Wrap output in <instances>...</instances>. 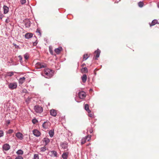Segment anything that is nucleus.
<instances>
[{"instance_id":"obj_26","label":"nucleus","mask_w":159,"mask_h":159,"mask_svg":"<svg viewBox=\"0 0 159 159\" xmlns=\"http://www.w3.org/2000/svg\"><path fill=\"white\" fill-rule=\"evenodd\" d=\"M84 109L86 110L89 113L91 112L90 110H89V106L88 104H86L85 105Z\"/></svg>"},{"instance_id":"obj_2","label":"nucleus","mask_w":159,"mask_h":159,"mask_svg":"<svg viewBox=\"0 0 159 159\" xmlns=\"http://www.w3.org/2000/svg\"><path fill=\"white\" fill-rule=\"evenodd\" d=\"M46 66L47 65L45 63L40 62H37L35 65V67L37 69L44 68H45Z\"/></svg>"},{"instance_id":"obj_20","label":"nucleus","mask_w":159,"mask_h":159,"mask_svg":"<svg viewBox=\"0 0 159 159\" xmlns=\"http://www.w3.org/2000/svg\"><path fill=\"white\" fill-rule=\"evenodd\" d=\"M68 154V152H65L63 153L62 155V157L63 159H67Z\"/></svg>"},{"instance_id":"obj_11","label":"nucleus","mask_w":159,"mask_h":159,"mask_svg":"<svg viewBox=\"0 0 159 159\" xmlns=\"http://www.w3.org/2000/svg\"><path fill=\"white\" fill-rule=\"evenodd\" d=\"M100 52L101 51L98 49H97L94 52V53L96 54V57L95 58V60H97L98 58L99 57Z\"/></svg>"},{"instance_id":"obj_17","label":"nucleus","mask_w":159,"mask_h":159,"mask_svg":"<svg viewBox=\"0 0 159 159\" xmlns=\"http://www.w3.org/2000/svg\"><path fill=\"white\" fill-rule=\"evenodd\" d=\"M50 152L51 154V156L52 157H57V152L55 151L52 150L50 151Z\"/></svg>"},{"instance_id":"obj_12","label":"nucleus","mask_w":159,"mask_h":159,"mask_svg":"<svg viewBox=\"0 0 159 159\" xmlns=\"http://www.w3.org/2000/svg\"><path fill=\"white\" fill-rule=\"evenodd\" d=\"M16 136L20 140H21L23 139V134L20 132H18L16 134Z\"/></svg>"},{"instance_id":"obj_50","label":"nucleus","mask_w":159,"mask_h":159,"mask_svg":"<svg viewBox=\"0 0 159 159\" xmlns=\"http://www.w3.org/2000/svg\"><path fill=\"white\" fill-rule=\"evenodd\" d=\"M35 43H36L35 42H34V44H35Z\"/></svg>"},{"instance_id":"obj_34","label":"nucleus","mask_w":159,"mask_h":159,"mask_svg":"<svg viewBox=\"0 0 159 159\" xmlns=\"http://www.w3.org/2000/svg\"><path fill=\"white\" fill-rule=\"evenodd\" d=\"M13 132V130L12 129H9L7 133V134H11Z\"/></svg>"},{"instance_id":"obj_18","label":"nucleus","mask_w":159,"mask_h":159,"mask_svg":"<svg viewBox=\"0 0 159 159\" xmlns=\"http://www.w3.org/2000/svg\"><path fill=\"white\" fill-rule=\"evenodd\" d=\"M25 80V78L23 77L20 78L19 80V82L20 84H22L24 83Z\"/></svg>"},{"instance_id":"obj_9","label":"nucleus","mask_w":159,"mask_h":159,"mask_svg":"<svg viewBox=\"0 0 159 159\" xmlns=\"http://www.w3.org/2000/svg\"><path fill=\"white\" fill-rule=\"evenodd\" d=\"M10 148V146L7 143L4 144L2 146V148L4 150L7 151Z\"/></svg>"},{"instance_id":"obj_40","label":"nucleus","mask_w":159,"mask_h":159,"mask_svg":"<svg viewBox=\"0 0 159 159\" xmlns=\"http://www.w3.org/2000/svg\"><path fill=\"white\" fill-rule=\"evenodd\" d=\"M3 17V15L1 12H0V19H2Z\"/></svg>"},{"instance_id":"obj_39","label":"nucleus","mask_w":159,"mask_h":159,"mask_svg":"<svg viewBox=\"0 0 159 159\" xmlns=\"http://www.w3.org/2000/svg\"><path fill=\"white\" fill-rule=\"evenodd\" d=\"M32 121L33 123L35 124L36 123L38 122V120L36 119H34L32 120Z\"/></svg>"},{"instance_id":"obj_28","label":"nucleus","mask_w":159,"mask_h":159,"mask_svg":"<svg viewBox=\"0 0 159 159\" xmlns=\"http://www.w3.org/2000/svg\"><path fill=\"white\" fill-rule=\"evenodd\" d=\"M45 146H44V147L40 148V150L41 152H44L48 149V148Z\"/></svg>"},{"instance_id":"obj_8","label":"nucleus","mask_w":159,"mask_h":159,"mask_svg":"<svg viewBox=\"0 0 159 159\" xmlns=\"http://www.w3.org/2000/svg\"><path fill=\"white\" fill-rule=\"evenodd\" d=\"M90 139V136L89 137V136H86L85 138H82L81 141V144L82 145L84 144L86 142V140L87 139L88 141H89Z\"/></svg>"},{"instance_id":"obj_47","label":"nucleus","mask_w":159,"mask_h":159,"mask_svg":"<svg viewBox=\"0 0 159 159\" xmlns=\"http://www.w3.org/2000/svg\"><path fill=\"white\" fill-rule=\"evenodd\" d=\"M89 132L90 133H92L93 132V130L92 129H91L89 131Z\"/></svg>"},{"instance_id":"obj_15","label":"nucleus","mask_w":159,"mask_h":159,"mask_svg":"<svg viewBox=\"0 0 159 159\" xmlns=\"http://www.w3.org/2000/svg\"><path fill=\"white\" fill-rule=\"evenodd\" d=\"M43 142L45 143L44 145L46 146L50 142V140L48 138H44V139H43Z\"/></svg>"},{"instance_id":"obj_45","label":"nucleus","mask_w":159,"mask_h":159,"mask_svg":"<svg viewBox=\"0 0 159 159\" xmlns=\"http://www.w3.org/2000/svg\"><path fill=\"white\" fill-rule=\"evenodd\" d=\"M7 123L8 125L10 123V120H7Z\"/></svg>"},{"instance_id":"obj_41","label":"nucleus","mask_w":159,"mask_h":159,"mask_svg":"<svg viewBox=\"0 0 159 159\" xmlns=\"http://www.w3.org/2000/svg\"><path fill=\"white\" fill-rule=\"evenodd\" d=\"M18 57L19 58V59L20 60V62H21V61L22 60V58L21 56L20 55H19L18 56Z\"/></svg>"},{"instance_id":"obj_23","label":"nucleus","mask_w":159,"mask_h":159,"mask_svg":"<svg viewBox=\"0 0 159 159\" xmlns=\"http://www.w3.org/2000/svg\"><path fill=\"white\" fill-rule=\"evenodd\" d=\"M48 133L50 137L52 138L54 135V129L50 130Z\"/></svg>"},{"instance_id":"obj_31","label":"nucleus","mask_w":159,"mask_h":159,"mask_svg":"<svg viewBox=\"0 0 159 159\" xmlns=\"http://www.w3.org/2000/svg\"><path fill=\"white\" fill-rule=\"evenodd\" d=\"M138 5L140 7H142L143 5V3L142 2H138Z\"/></svg>"},{"instance_id":"obj_51","label":"nucleus","mask_w":159,"mask_h":159,"mask_svg":"<svg viewBox=\"0 0 159 159\" xmlns=\"http://www.w3.org/2000/svg\"><path fill=\"white\" fill-rule=\"evenodd\" d=\"M50 52L51 53V54H52V52H51V51H50Z\"/></svg>"},{"instance_id":"obj_10","label":"nucleus","mask_w":159,"mask_h":159,"mask_svg":"<svg viewBox=\"0 0 159 159\" xmlns=\"http://www.w3.org/2000/svg\"><path fill=\"white\" fill-rule=\"evenodd\" d=\"M33 134L36 137H39L41 135L40 132L37 129H34L33 131Z\"/></svg>"},{"instance_id":"obj_4","label":"nucleus","mask_w":159,"mask_h":159,"mask_svg":"<svg viewBox=\"0 0 159 159\" xmlns=\"http://www.w3.org/2000/svg\"><path fill=\"white\" fill-rule=\"evenodd\" d=\"M8 87L11 90L16 89L17 87V83L16 82L11 83L8 84Z\"/></svg>"},{"instance_id":"obj_44","label":"nucleus","mask_w":159,"mask_h":159,"mask_svg":"<svg viewBox=\"0 0 159 159\" xmlns=\"http://www.w3.org/2000/svg\"><path fill=\"white\" fill-rule=\"evenodd\" d=\"M6 159H13L10 156H7L6 158Z\"/></svg>"},{"instance_id":"obj_46","label":"nucleus","mask_w":159,"mask_h":159,"mask_svg":"<svg viewBox=\"0 0 159 159\" xmlns=\"http://www.w3.org/2000/svg\"><path fill=\"white\" fill-rule=\"evenodd\" d=\"M89 116L90 117H92L93 116V115L92 114H89Z\"/></svg>"},{"instance_id":"obj_29","label":"nucleus","mask_w":159,"mask_h":159,"mask_svg":"<svg viewBox=\"0 0 159 159\" xmlns=\"http://www.w3.org/2000/svg\"><path fill=\"white\" fill-rule=\"evenodd\" d=\"M16 153L18 155H22L23 154V151L22 150L19 149L16 152Z\"/></svg>"},{"instance_id":"obj_38","label":"nucleus","mask_w":159,"mask_h":159,"mask_svg":"<svg viewBox=\"0 0 159 159\" xmlns=\"http://www.w3.org/2000/svg\"><path fill=\"white\" fill-rule=\"evenodd\" d=\"M20 2L22 4H23L26 2V0H20Z\"/></svg>"},{"instance_id":"obj_30","label":"nucleus","mask_w":159,"mask_h":159,"mask_svg":"<svg viewBox=\"0 0 159 159\" xmlns=\"http://www.w3.org/2000/svg\"><path fill=\"white\" fill-rule=\"evenodd\" d=\"M89 57L88 56L87 54H85L83 56V59L84 61L86 60Z\"/></svg>"},{"instance_id":"obj_22","label":"nucleus","mask_w":159,"mask_h":159,"mask_svg":"<svg viewBox=\"0 0 159 159\" xmlns=\"http://www.w3.org/2000/svg\"><path fill=\"white\" fill-rule=\"evenodd\" d=\"M158 23V21L157 20L154 19L153 20L151 24H150V26H152L155 25L156 24Z\"/></svg>"},{"instance_id":"obj_14","label":"nucleus","mask_w":159,"mask_h":159,"mask_svg":"<svg viewBox=\"0 0 159 159\" xmlns=\"http://www.w3.org/2000/svg\"><path fill=\"white\" fill-rule=\"evenodd\" d=\"M50 115L53 116H56L57 114L56 111L54 109H51L50 111Z\"/></svg>"},{"instance_id":"obj_27","label":"nucleus","mask_w":159,"mask_h":159,"mask_svg":"<svg viewBox=\"0 0 159 159\" xmlns=\"http://www.w3.org/2000/svg\"><path fill=\"white\" fill-rule=\"evenodd\" d=\"M14 73H15V72H13L11 71V72H7V73L6 75L7 76L11 77L13 75Z\"/></svg>"},{"instance_id":"obj_7","label":"nucleus","mask_w":159,"mask_h":159,"mask_svg":"<svg viewBox=\"0 0 159 159\" xmlns=\"http://www.w3.org/2000/svg\"><path fill=\"white\" fill-rule=\"evenodd\" d=\"M78 96L81 99H84L86 97V93L84 92L83 91L80 92L78 93Z\"/></svg>"},{"instance_id":"obj_5","label":"nucleus","mask_w":159,"mask_h":159,"mask_svg":"<svg viewBox=\"0 0 159 159\" xmlns=\"http://www.w3.org/2000/svg\"><path fill=\"white\" fill-rule=\"evenodd\" d=\"M60 146L61 148L64 150H66V151L68 150V143L67 142H61L60 143Z\"/></svg>"},{"instance_id":"obj_25","label":"nucleus","mask_w":159,"mask_h":159,"mask_svg":"<svg viewBox=\"0 0 159 159\" xmlns=\"http://www.w3.org/2000/svg\"><path fill=\"white\" fill-rule=\"evenodd\" d=\"M81 72L82 73H87L88 72V69L87 67H83L81 70Z\"/></svg>"},{"instance_id":"obj_35","label":"nucleus","mask_w":159,"mask_h":159,"mask_svg":"<svg viewBox=\"0 0 159 159\" xmlns=\"http://www.w3.org/2000/svg\"><path fill=\"white\" fill-rule=\"evenodd\" d=\"M4 135V132L2 130H0V137H2Z\"/></svg>"},{"instance_id":"obj_43","label":"nucleus","mask_w":159,"mask_h":159,"mask_svg":"<svg viewBox=\"0 0 159 159\" xmlns=\"http://www.w3.org/2000/svg\"><path fill=\"white\" fill-rule=\"evenodd\" d=\"M13 45L15 46L16 48H17L19 47V46L18 45H17L15 43H13Z\"/></svg>"},{"instance_id":"obj_6","label":"nucleus","mask_w":159,"mask_h":159,"mask_svg":"<svg viewBox=\"0 0 159 159\" xmlns=\"http://www.w3.org/2000/svg\"><path fill=\"white\" fill-rule=\"evenodd\" d=\"M50 125V123L48 120L44 121L42 124L43 128L45 129H48Z\"/></svg>"},{"instance_id":"obj_42","label":"nucleus","mask_w":159,"mask_h":159,"mask_svg":"<svg viewBox=\"0 0 159 159\" xmlns=\"http://www.w3.org/2000/svg\"><path fill=\"white\" fill-rule=\"evenodd\" d=\"M10 22V20L8 19V17L7 19H6L5 20V22L6 23H8Z\"/></svg>"},{"instance_id":"obj_32","label":"nucleus","mask_w":159,"mask_h":159,"mask_svg":"<svg viewBox=\"0 0 159 159\" xmlns=\"http://www.w3.org/2000/svg\"><path fill=\"white\" fill-rule=\"evenodd\" d=\"M36 32V33H39L38 35L39 37H41V33L40 32V30L39 29H37Z\"/></svg>"},{"instance_id":"obj_33","label":"nucleus","mask_w":159,"mask_h":159,"mask_svg":"<svg viewBox=\"0 0 159 159\" xmlns=\"http://www.w3.org/2000/svg\"><path fill=\"white\" fill-rule=\"evenodd\" d=\"M34 159H39L38 154H34Z\"/></svg>"},{"instance_id":"obj_3","label":"nucleus","mask_w":159,"mask_h":159,"mask_svg":"<svg viewBox=\"0 0 159 159\" xmlns=\"http://www.w3.org/2000/svg\"><path fill=\"white\" fill-rule=\"evenodd\" d=\"M34 109L37 113H42L43 110L42 107L39 105H36L34 107Z\"/></svg>"},{"instance_id":"obj_16","label":"nucleus","mask_w":159,"mask_h":159,"mask_svg":"<svg viewBox=\"0 0 159 159\" xmlns=\"http://www.w3.org/2000/svg\"><path fill=\"white\" fill-rule=\"evenodd\" d=\"M62 48L61 47H59L58 48H57L54 50L55 52L57 54H59L61 51L62 50Z\"/></svg>"},{"instance_id":"obj_19","label":"nucleus","mask_w":159,"mask_h":159,"mask_svg":"<svg viewBox=\"0 0 159 159\" xmlns=\"http://www.w3.org/2000/svg\"><path fill=\"white\" fill-rule=\"evenodd\" d=\"M33 36V34L31 33H27L25 35V37L27 39L31 38Z\"/></svg>"},{"instance_id":"obj_24","label":"nucleus","mask_w":159,"mask_h":159,"mask_svg":"<svg viewBox=\"0 0 159 159\" xmlns=\"http://www.w3.org/2000/svg\"><path fill=\"white\" fill-rule=\"evenodd\" d=\"M25 25L26 27L29 28L30 26V22L29 20H27L25 24Z\"/></svg>"},{"instance_id":"obj_49","label":"nucleus","mask_w":159,"mask_h":159,"mask_svg":"<svg viewBox=\"0 0 159 159\" xmlns=\"http://www.w3.org/2000/svg\"><path fill=\"white\" fill-rule=\"evenodd\" d=\"M93 90L92 89H90V90H89V91H92Z\"/></svg>"},{"instance_id":"obj_21","label":"nucleus","mask_w":159,"mask_h":159,"mask_svg":"<svg viewBox=\"0 0 159 159\" xmlns=\"http://www.w3.org/2000/svg\"><path fill=\"white\" fill-rule=\"evenodd\" d=\"M87 75L85 74H84L82 77L81 79L83 83H84L87 80Z\"/></svg>"},{"instance_id":"obj_36","label":"nucleus","mask_w":159,"mask_h":159,"mask_svg":"<svg viewBox=\"0 0 159 159\" xmlns=\"http://www.w3.org/2000/svg\"><path fill=\"white\" fill-rule=\"evenodd\" d=\"M15 159H23V157L20 156H17L15 158Z\"/></svg>"},{"instance_id":"obj_48","label":"nucleus","mask_w":159,"mask_h":159,"mask_svg":"<svg viewBox=\"0 0 159 159\" xmlns=\"http://www.w3.org/2000/svg\"><path fill=\"white\" fill-rule=\"evenodd\" d=\"M157 6L159 8V2L157 3Z\"/></svg>"},{"instance_id":"obj_37","label":"nucleus","mask_w":159,"mask_h":159,"mask_svg":"<svg viewBox=\"0 0 159 159\" xmlns=\"http://www.w3.org/2000/svg\"><path fill=\"white\" fill-rule=\"evenodd\" d=\"M24 57L25 59L27 60L29 58V56L27 54H25L24 56Z\"/></svg>"},{"instance_id":"obj_13","label":"nucleus","mask_w":159,"mask_h":159,"mask_svg":"<svg viewBox=\"0 0 159 159\" xmlns=\"http://www.w3.org/2000/svg\"><path fill=\"white\" fill-rule=\"evenodd\" d=\"M3 13L6 14L8 13L9 11V8L6 5H4L3 7Z\"/></svg>"},{"instance_id":"obj_1","label":"nucleus","mask_w":159,"mask_h":159,"mask_svg":"<svg viewBox=\"0 0 159 159\" xmlns=\"http://www.w3.org/2000/svg\"><path fill=\"white\" fill-rule=\"evenodd\" d=\"M53 73V72L52 70L48 68L44 69V72L41 74L45 78H49L52 77Z\"/></svg>"}]
</instances>
